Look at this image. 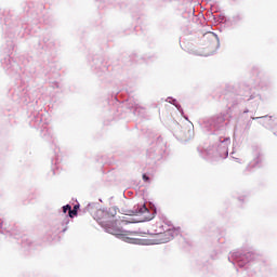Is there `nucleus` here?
<instances>
[{
	"mask_svg": "<svg viewBox=\"0 0 277 277\" xmlns=\"http://www.w3.org/2000/svg\"><path fill=\"white\" fill-rule=\"evenodd\" d=\"M104 228L106 233H109L110 235H115L116 237H119V239H122L123 241H127L128 243H134L136 233L135 232H127L120 227L116 226V222L110 221L104 225Z\"/></svg>",
	"mask_w": 277,
	"mask_h": 277,
	"instance_id": "1",
	"label": "nucleus"
},
{
	"mask_svg": "<svg viewBox=\"0 0 277 277\" xmlns=\"http://www.w3.org/2000/svg\"><path fill=\"white\" fill-rule=\"evenodd\" d=\"M155 235H157V243H168L171 239H174V232L170 225L160 222L156 224Z\"/></svg>",
	"mask_w": 277,
	"mask_h": 277,
	"instance_id": "2",
	"label": "nucleus"
},
{
	"mask_svg": "<svg viewBox=\"0 0 277 277\" xmlns=\"http://www.w3.org/2000/svg\"><path fill=\"white\" fill-rule=\"evenodd\" d=\"M134 211L137 215H142L144 221H150L155 217V211L150 212V210L146 208V205H137L134 207Z\"/></svg>",
	"mask_w": 277,
	"mask_h": 277,
	"instance_id": "3",
	"label": "nucleus"
},
{
	"mask_svg": "<svg viewBox=\"0 0 277 277\" xmlns=\"http://www.w3.org/2000/svg\"><path fill=\"white\" fill-rule=\"evenodd\" d=\"M246 258H241L240 260H236V263H238V266L239 267H245L246 266V263H243V260H245Z\"/></svg>",
	"mask_w": 277,
	"mask_h": 277,
	"instance_id": "4",
	"label": "nucleus"
},
{
	"mask_svg": "<svg viewBox=\"0 0 277 277\" xmlns=\"http://www.w3.org/2000/svg\"><path fill=\"white\" fill-rule=\"evenodd\" d=\"M68 215H69V217H75V215H77V210L76 209L72 210V208H71L68 212Z\"/></svg>",
	"mask_w": 277,
	"mask_h": 277,
	"instance_id": "5",
	"label": "nucleus"
},
{
	"mask_svg": "<svg viewBox=\"0 0 277 277\" xmlns=\"http://www.w3.org/2000/svg\"><path fill=\"white\" fill-rule=\"evenodd\" d=\"M172 105H174L176 107V109H179V111H182L181 109V105H179V102H176V100H172Z\"/></svg>",
	"mask_w": 277,
	"mask_h": 277,
	"instance_id": "6",
	"label": "nucleus"
},
{
	"mask_svg": "<svg viewBox=\"0 0 277 277\" xmlns=\"http://www.w3.org/2000/svg\"><path fill=\"white\" fill-rule=\"evenodd\" d=\"M72 208L70 207V205H66L63 207V212L64 213H68Z\"/></svg>",
	"mask_w": 277,
	"mask_h": 277,
	"instance_id": "7",
	"label": "nucleus"
},
{
	"mask_svg": "<svg viewBox=\"0 0 277 277\" xmlns=\"http://www.w3.org/2000/svg\"><path fill=\"white\" fill-rule=\"evenodd\" d=\"M143 180L148 181V176L146 174H143Z\"/></svg>",
	"mask_w": 277,
	"mask_h": 277,
	"instance_id": "8",
	"label": "nucleus"
},
{
	"mask_svg": "<svg viewBox=\"0 0 277 277\" xmlns=\"http://www.w3.org/2000/svg\"><path fill=\"white\" fill-rule=\"evenodd\" d=\"M114 213H116V210H113V212H111L113 217H114Z\"/></svg>",
	"mask_w": 277,
	"mask_h": 277,
	"instance_id": "9",
	"label": "nucleus"
},
{
	"mask_svg": "<svg viewBox=\"0 0 277 277\" xmlns=\"http://www.w3.org/2000/svg\"><path fill=\"white\" fill-rule=\"evenodd\" d=\"M225 142H230V138H226Z\"/></svg>",
	"mask_w": 277,
	"mask_h": 277,
	"instance_id": "10",
	"label": "nucleus"
},
{
	"mask_svg": "<svg viewBox=\"0 0 277 277\" xmlns=\"http://www.w3.org/2000/svg\"><path fill=\"white\" fill-rule=\"evenodd\" d=\"M248 256H252V254H251V253H248Z\"/></svg>",
	"mask_w": 277,
	"mask_h": 277,
	"instance_id": "11",
	"label": "nucleus"
}]
</instances>
